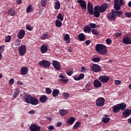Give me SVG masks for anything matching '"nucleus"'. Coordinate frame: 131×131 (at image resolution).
Masks as SVG:
<instances>
[{
  "label": "nucleus",
  "mask_w": 131,
  "mask_h": 131,
  "mask_svg": "<svg viewBox=\"0 0 131 131\" xmlns=\"http://www.w3.org/2000/svg\"><path fill=\"white\" fill-rule=\"evenodd\" d=\"M20 92L19 91V90H18V89H16L15 90L13 95H12L13 98H17V96H18V95H19Z\"/></svg>",
  "instance_id": "nucleus-39"
},
{
  "label": "nucleus",
  "mask_w": 131,
  "mask_h": 131,
  "mask_svg": "<svg viewBox=\"0 0 131 131\" xmlns=\"http://www.w3.org/2000/svg\"><path fill=\"white\" fill-rule=\"evenodd\" d=\"M46 93L48 95H49L50 94H52V90H51V89L50 88H47L46 89Z\"/></svg>",
  "instance_id": "nucleus-49"
},
{
  "label": "nucleus",
  "mask_w": 131,
  "mask_h": 131,
  "mask_svg": "<svg viewBox=\"0 0 131 131\" xmlns=\"http://www.w3.org/2000/svg\"><path fill=\"white\" fill-rule=\"evenodd\" d=\"M52 64L53 67H54L57 71H59V70L61 69V64L59 61L57 60H53Z\"/></svg>",
  "instance_id": "nucleus-10"
},
{
  "label": "nucleus",
  "mask_w": 131,
  "mask_h": 131,
  "mask_svg": "<svg viewBox=\"0 0 131 131\" xmlns=\"http://www.w3.org/2000/svg\"><path fill=\"white\" fill-rule=\"evenodd\" d=\"M51 36L48 33L47 34H43L40 37L41 39H42L43 40H45V39H47L48 38H50Z\"/></svg>",
  "instance_id": "nucleus-32"
},
{
  "label": "nucleus",
  "mask_w": 131,
  "mask_h": 131,
  "mask_svg": "<svg viewBox=\"0 0 131 131\" xmlns=\"http://www.w3.org/2000/svg\"><path fill=\"white\" fill-rule=\"evenodd\" d=\"M5 48H6V46L5 45H3L0 47L1 53H4V52L5 51Z\"/></svg>",
  "instance_id": "nucleus-52"
},
{
  "label": "nucleus",
  "mask_w": 131,
  "mask_h": 131,
  "mask_svg": "<svg viewBox=\"0 0 131 131\" xmlns=\"http://www.w3.org/2000/svg\"><path fill=\"white\" fill-rule=\"evenodd\" d=\"M122 35V33H116L115 36H117V37H119V36H121Z\"/></svg>",
  "instance_id": "nucleus-61"
},
{
  "label": "nucleus",
  "mask_w": 131,
  "mask_h": 131,
  "mask_svg": "<svg viewBox=\"0 0 131 131\" xmlns=\"http://www.w3.org/2000/svg\"><path fill=\"white\" fill-rule=\"evenodd\" d=\"M66 73L67 75H69V76H71L72 75V74L73 73V71H70V70H68L66 71Z\"/></svg>",
  "instance_id": "nucleus-45"
},
{
  "label": "nucleus",
  "mask_w": 131,
  "mask_h": 131,
  "mask_svg": "<svg viewBox=\"0 0 131 131\" xmlns=\"http://www.w3.org/2000/svg\"><path fill=\"white\" fill-rule=\"evenodd\" d=\"M115 84H120L121 83V81L119 80H115Z\"/></svg>",
  "instance_id": "nucleus-59"
},
{
  "label": "nucleus",
  "mask_w": 131,
  "mask_h": 131,
  "mask_svg": "<svg viewBox=\"0 0 131 131\" xmlns=\"http://www.w3.org/2000/svg\"><path fill=\"white\" fill-rule=\"evenodd\" d=\"M130 114L131 110L130 109H126L122 113L123 117H128V116H129Z\"/></svg>",
  "instance_id": "nucleus-22"
},
{
  "label": "nucleus",
  "mask_w": 131,
  "mask_h": 131,
  "mask_svg": "<svg viewBox=\"0 0 131 131\" xmlns=\"http://www.w3.org/2000/svg\"><path fill=\"white\" fill-rule=\"evenodd\" d=\"M24 35H25V30L22 29L19 31L18 33L17 34V37L19 39H22V38H23V37H24Z\"/></svg>",
  "instance_id": "nucleus-18"
},
{
  "label": "nucleus",
  "mask_w": 131,
  "mask_h": 131,
  "mask_svg": "<svg viewBox=\"0 0 131 131\" xmlns=\"http://www.w3.org/2000/svg\"><path fill=\"white\" fill-rule=\"evenodd\" d=\"M99 80L101 81V82H104V83H107L110 79V78L105 75H101L99 77Z\"/></svg>",
  "instance_id": "nucleus-11"
},
{
  "label": "nucleus",
  "mask_w": 131,
  "mask_h": 131,
  "mask_svg": "<svg viewBox=\"0 0 131 131\" xmlns=\"http://www.w3.org/2000/svg\"><path fill=\"white\" fill-rule=\"evenodd\" d=\"M9 84H14V79L13 78H11L9 81Z\"/></svg>",
  "instance_id": "nucleus-57"
},
{
  "label": "nucleus",
  "mask_w": 131,
  "mask_h": 131,
  "mask_svg": "<svg viewBox=\"0 0 131 131\" xmlns=\"http://www.w3.org/2000/svg\"><path fill=\"white\" fill-rule=\"evenodd\" d=\"M18 53L20 56H24L26 54V46L21 45L18 48Z\"/></svg>",
  "instance_id": "nucleus-4"
},
{
  "label": "nucleus",
  "mask_w": 131,
  "mask_h": 131,
  "mask_svg": "<svg viewBox=\"0 0 131 131\" xmlns=\"http://www.w3.org/2000/svg\"><path fill=\"white\" fill-rule=\"evenodd\" d=\"M90 26L91 28H97V25H96V24L91 23Z\"/></svg>",
  "instance_id": "nucleus-53"
},
{
  "label": "nucleus",
  "mask_w": 131,
  "mask_h": 131,
  "mask_svg": "<svg viewBox=\"0 0 131 131\" xmlns=\"http://www.w3.org/2000/svg\"><path fill=\"white\" fill-rule=\"evenodd\" d=\"M92 32L94 35H99V32L96 31V29H93Z\"/></svg>",
  "instance_id": "nucleus-51"
},
{
  "label": "nucleus",
  "mask_w": 131,
  "mask_h": 131,
  "mask_svg": "<svg viewBox=\"0 0 131 131\" xmlns=\"http://www.w3.org/2000/svg\"><path fill=\"white\" fill-rule=\"evenodd\" d=\"M59 94H60V91L58 89H54L52 92V96L54 98L59 96Z\"/></svg>",
  "instance_id": "nucleus-28"
},
{
  "label": "nucleus",
  "mask_w": 131,
  "mask_h": 131,
  "mask_svg": "<svg viewBox=\"0 0 131 131\" xmlns=\"http://www.w3.org/2000/svg\"><path fill=\"white\" fill-rule=\"evenodd\" d=\"M39 66L44 68H49L51 67V62L49 60H42L39 62Z\"/></svg>",
  "instance_id": "nucleus-2"
},
{
  "label": "nucleus",
  "mask_w": 131,
  "mask_h": 131,
  "mask_svg": "<svg viewBox=\"0 0 131 131\" xmlns=\"http://www.w3.org/2000/svg\"><path fill=\"white\" fill-rule=\"evenodd\" d=\"M63 96L66 100H68V98H69V93L64 92L63 93Z\"/></svg>",
  "instance_id": "nucleus-46"
},
{
  "label": "nucleus",
  "mask_w": 131,
  "mask_h": 131,
  "mask_svg": "<svg viewBox=\"0 0 131 131\" xmlns=\"http://www.w3.org/2000/svg\"><path fill=\"white\" fill-rule=\"evenodd\" d=\"M84 31L86 33H90L92 31V29L89 26H85L84 28Z\"/></svg>",
  "instance_id": "nucleus-33"
},
{
  "label": "nucleus",
  "mask_w": 131,
  "mask_h": 131,
  "mask_svg": "<svg viewBox=\"0 0 131 131\" xmlns=\"http://www.w3.org/2000/svg\"><path fill=\"white\" fill-rule=\"evenodd\" d=\"M8 14L12 16H15V15H16V11H15V9L11 8L8 10Z\"/></svg>",
  "instance_id": "nucleus-29"
},
{
  "label": "nucleus",
  "mask_w": 131,
  "mask_h": 131,
  "mask_svg": "<svg viewBox=\"0 0 131 131\" xmlns=\"http://www.w3.org/2000/svg\"><path fill=\"white\" fill-rule=\"evenodd\" d=\"M84 78V74L81 73L79 75V76H75L74 77V79L75 80H80V79H83Z\"/></svg>",
  "instance_id": "nucleus-30"
},
{
  "label": "nucleus",
  "mask_w": 131,
  "mask_h": 131,
  "mask_svg": "<svg viewBox=\"0 0 131 131\" xmlns=\"http://www.w3.org/2000/svg\"><path fill=\"white\" fill-rule=\"evenodd\" d=\"M85 89H86V90H88V91H91V90H92V87L91 85V84H87L85 85Z\"/></svg>",
  "instance_id": "nucleus-47"
},
{
  "label": "nucleus",
  "mask_w": 131,
  "mask_h": 131,
  "mask_svg": "<svg viewBox=\"0 0 131 131\" xmlns=\"http://www.w3.org/2000/svg\"><path fill=\"white\" fill-rule=\"evenodd\" d=\"M94 86L95 88H101L102 83L98 79H95L94 81Z\"/></svg>",
  "instance_id": "nucleus-21"
},
{
  "label": "nucleus",
  "mask_w": 131,
  "mask_h": 131,
  "mask_svg": "<svg viewBox=\"0 0 131 131\" xmlns=\"http://www.w3.org/2000/svg\"><path fill=\"white\" fill-rule=\"evenodd\" d=\"M57 19H58V20H60V21H63V20H64V17H63V16H62V14L61 13H59L58 15L57 16Z\"/></svg>",
  "instance_id": "nucleus-41"
},
{
  "label": "nucleus",
  "mask_w": 131,
  "mask_h": 131,
  "mask_svg": "<svg viewBox=\"0 0 131 131\" xmlns=\"http://www.w3.org/2000/svg\"><path fill=\"white\" fill-rule=\"evenodd\" d=\"M74 121H75V118H74L73 117H71L67 120V124H70V125H72V124L73 123H74Z\"/></svg>",
  "instance_id": "nucleus-25"
},
{
  "label": "nucleus",
  "mask_w": 131,
  "mask_h": 131,
  "mask_svg": "<svg viewBox=\"0 0 131 131\" xmlns=\"http://www.w3.org/2000/svg\"><path fill=\"white\" fill-rule=\"evenodd\" d=\"M48 45H42L40 47V52L41 54H45L48 52Z\"/></svg>",
  "instance_id": "nucleus-19"
},
{
  "label": "nucleus",
  "mask_w": 131,
  "mask_h": 131,
  "mask_svg": "<svg viewBox=\"0 0 131 131\" xmlns=\"http://www.w3.org/2000/svg\"><path fill=\"white\" fill-rule=\"evenodd\" d=\"M21 43V41L19 39H17L15 42V46H19Z\"/></svg>",
  "instance_id": "nucleus-56"
},
{
  "label": "nucleus",
  "mask_w": 131,
  "mask_h": 131,
  "mask_svg": "<svg viewBox=\"0 0 131 131\" xmlns=\"http://www.w3.org/2000/svg\"><path fill=\"white\" fill-rule=\"evenodd\" d=\"M78 38L80 41H84L85 40V35L81 33L78 35Z\"/></svg>",
  "instance_id": "nucleus-26"
},
{
  "label": "nucleus",
  "mask_w": 131,
  "mask_h": 131,
  "mask_svg": "<svg viewBox=\"0 0 131 131\" xmlns=\"http://www.w3.org/2000/svg\"><path fill=\"white\" fill-rule=\"evenodd\" d=\"M92 42L90 40H87L85 41V43L86 46H89Z\"/></svg>",
  "instance_id": "nucleus-60"
},
{
  "label": "nucleus",
  "mask_w": 131,
  "mask_h": 131,
  "mask_svg": "<svg viewBox=\"0 0 131 131\" xmlns=\"http://www.w3.org/2000/svg\"><path fill=\"white\" fill-rule=\"evenodd\" d=\"M125 16H126L127 18H131V12H125Z\"/></svg>",
  "instance_id": "nucleus-54"
},
{
  "label": "nucleus",
  "mask_w": 131,
  "mask_h": 131,
  "mask_svg": "<svg viewBox=\"0 0 131 131\" xmlns=\"http://www.w3.org/2000/svg\"><path fill=\"white\" fill-rule=\"evenodd\" d=\"M96 105L98 107H103L105 105V98L101 97L96 100Z\"/></svg>",
  "instance_id": "nucleus-3"
},
{
  "label": "nucleus",
  "mask_w": 131,
  "mask_h": 131,
  "mask_svg": "<svg viewBox=\"0 0 131 131\" xmlns=\"http://www.w3.org/2000/svg\"><path fill=\"white\" fill-rule=\"evenodd\" d=\"M29 114H35V111L34 110H31V111L29 112Z\"/></svg>",
  "instance_id": "nucleus-64"
},
{
  "label": "nucleus",
  "mask_w": 131,
  "mask_h": 131,
  "mask_svg": "<svg viewBox=\"0 0 131 131\" xmlns=\"http://www.w3.org/2000/svg\"><path fill=\"white\" fill-rule=\"evenodd\" d=\"M48 99V96L46 95H42L39 98V101L41 103H46Z\"/></svg>",
  "instance_id": "nucleus-20"
},
{
  "label": "nucleus",
  "mask_w": 131,
  "mask_h": 131,
  "mask_svg": "<svg viewBox=\"0 0 131 131\" xmlns=\"http://www.w3.org/2000/svg\"><path fill=\"white\" fill-rule=\"evenodd\" d=\"M29 104H31V105L36 106V105L38 104V99L32 97L31 98V100L30 101V102H29Z\"/></svg>",
  "instance_id": "nucleus-13"
},
{
  "label": "nucleus",
  "mask_w": 131,
  "mask_h": 131,
  "mask_svg": "<svg viewBox=\"0 0 131 131\" xmlns=\"http://www.w3.org/2000/svg\"><path fill=\"white\" fill-rule=\"evenodd\" d=\"M78 4L80 5V7L83 10H85V9H86V3H85V1L83 0H78Z\"/></svg>",
  "instance_id": "nucleus-15"
},
{
  "label": "nucleus",
  "mask_w": 131,
  "mask_h": 131,
  "mask_svg": "<svg viewBox=\"0 0 131 131\" xmlns=\"http://www.w3.org/2000/svg\"><path fill=\"white\" fill-rule=\"evenodd\" d=\"M108 20L110 21H114V20H116V16L113 14H111V13L107 14L106 15Z\"/></svg>",
  "instance_id": "nucleus-24"
},
{
  "label": "nucleus",
  "mask_w": 131,
  "mask_h": 131,
  "mask_svg": "<svg viewBox=\"0 0 131 131\" xmlns=\"http://www.w3.org/2000/svg\"><path fill=\"white\" fill-rule=\"evenodd\" d=\"M31 98H32V96L30 95V94L28 93H24V98L25 103H27V104H29V102L31 100Z\"/></svg>",
  "instance_id": "nucleus-12"
},
{
  "label": "nucleus",
  "mask_w": 131,
  "mask_h": 131,
  "mask_svg": "<svg viewBox=\"0 0 131 131\" xmlns=\"http://www.w3.org/2000/svg\"><path fill=\"white\" fill-rule=\"evenodd\" d=\"M11 39H12V37L10 35L7 36L5 38V42H10Z\"/></svg>",
  "instance_id": "nucleus-44"
},
{
  "label": "nucleus",
  "mask_w": 131,
  "mask_h": 131,
  "mask_svg": "<svg viewBox=\"0 0 131 131\" xmlns=\"http://www.w3.org/2000/svg\"><path fill=\"white\" fill-rule=\"evenodd\" d=\"M98 7V9H99V11L100 13H104L108 8H109V5L107 3H104L102 4L101 6H96Z\"/></svg>",
  "instance_id": "nucleus-5"
},
{
  "label": "nucleus",
  "mask_w": 131,
  "mask_h": 131,
  "mask_svg": "<svg viewBox=\"0 0 131 131\" xmlns=\"http://www.w3.org/2000/svg\"><path fill=\"white\" fill-rule=\"evenodd\" d=\"M59 113L61 116H64V115H66V114H68V113H69V112L68 111V110H60Z\"/></svg>",
  "instance_id": "nucleus-31"
},
{
  "label": "nucleus",
  "mask_w": 131,
  "mask_h": 131,
  "mask_svg": "<svg viewBox=\"0 0 131 131\" xmlns=\"http://www.w3.org/2000/svg\"><path fill=\"white\" fill-rule=\"evenodd\" d=\"M55 7H54V9L55 10H59L60 9V8H61V6L60 5V2L59 1H57V2H56L55 3Z\"/></svg>",
  "instance_id": "nucleus-35"
},
{
  "label": "nucleus",
  "mask_w": 131,
  "mask_h": 131,
  "mask_svg": "<svg viewBox=\"0 0 131 131\" xmlns=\"http://www.w3.org/2000/svg\"><path fill=\"white\" fill-rule=\"evenodd\" d=\"M122 14H123L122 11H117L116 12V16H118L119 17H120L121 16V15H122Z\"/></svg>",
  "instance_id": "nucleus-48"
},
{
  "label": "nucleus",
  "mask_w": 131,
  "mask_h": 131,
  "mask_svg": "<svg viewBox=\"0 0 131 131\" xmlns=\"http://www.w3.org/2000/svg\"><path fill=\"white\" fill-rule=\"evenodd\" d=\"M31 5H30L27 8V13L29 14V13H32L33 12V8H31Z\"/></svg>",
  "instance_id": "nucleus-38"
},
{
  "label": "nucleus",
  "mask_w": 131,
  "mask_h": 131,
  "mask_svg": "<svg viewBox=\"0 0 131 131\" xmlns=\"http://www.w3.org/2000/svg\"><path fill=\"white\" fill-rule=\"evenodd\" d=\"M100 13H101V11H100V9L98 8V6H95L93 11V15L94 17H96V18H99L100 15Z\"/></svg>",
  "instance_id": "nucleus-8"
},
{
  "label": "nucleus",
  "mask_w": 131,
  "mask_h": 131,
  "mask_svg": "<svg viewBox=\"0 0 131 131\" xmlns=\"http://www.w3.org/2000/svg\"><path fill=\"white\" fill-rule=\"evenodd\" d=\"M105 117L102 118V121L104 123H107L109 122V120H110V118H107L108 117V115H105Z\"/></svg>",
  "instance_id": "nucleus-34"
},
{
  "label": "nucleus",
  "mask_w": 131,
  "mask_h": 131,
  "mask_svg": "<svg viewBox=\"0 0 131 131\" xmlns=\"http://www.w3.org/2000/svg\"><path fill=\"white\" fill-rule=\"evenodd\" d=\"M60 81L63 82V83H67L68 82V79H59Z\"/></svg>",
  "instance_id": "nucleus-50"
},
{
  "label": "nucleus",
  "mask_w": 131,
  "mask_h": 131,
  "mask_svg": "<svg viewBox=\"0 0 131 131\" xmlns=\"http://www.w3.org/2000/svg\"><path fill=\"white\" fill-rule=\"evenodd\" d=\"M92 61L95 63H97V62H100V61H101V58L99 57H95L92 58Z\"/></svg>",
  "instance_id": "nucleus-43"
},
{
  "label": "nucleus",
  "mask_w": 131,
  "mask_h": 131,
  "mask_svg": "<svg viewBox=\"0 0 131 131\" xmlns=\"http://www.w3.org/2000/svg\"><path fill=\"white\" fill-rule=\"evenodd\" d=\"M87 11L90 15H94V6H93V4L91 2L88 3Z\"/></svg>",
  "instance_id": "nucleus-6"
},
{
  "label": "nucleus",
  "mask_w": 131,
  "mask_h": 131,
  "mask_svg": "<svg viewBox=\"0 0 131 131\" xmlns=\"http://www.w3.org/2000/svg\"><path fill=\"white\" fill-rule=\"evenodd\" d=\"M112 42V41L111 40V39L110 38H107L106 39V42L107 45H111Z\"/></svg>",
  "instance_id": "nucleus-55"
},
{
  "label": "nucleus",
  "mask_w": 131,
  "mask_h": 131,
  "mask_svg": "<svg viewBox=\"0 0 131 131\" xmlns=\"http://www.w3.org/2000/svg\"><path fill=\"white\" fill-rule=\"evenodd\" d=\"M61 125H62V122H58L56 124V126L57 127H60V126H61Z\"/></svg>",
  "instance_id": "nucleus-63"
},
{
  "label": "nucleus",
  "mask_w": 131,
  "mask_h": 131,
  "mask_svg": "<svg viewBox=\"0 0 131 131\" xmlns=\"http://www.w3.org/2000/svg\"><path fill=\"white\" fill-rule=\"evenodd\" d=\"M123 42L125 45H131V38L130 37L126 36L123 38Z\"/></svg>",
  "instance_id": "nucleus-16"
},
{
  "label": "nucleus",
  "mask_w": 131,
  "mask_h": 131,
  "mask_svg": "<svg viewBox=\"0 0 131 131\" xmlns=\"http://www.w3.org/2000/svg\"><path fill=\"white\" fill-rule=\"evenodd\" d=\"M113 111L114 113H118V112L120 111V108H119L118 104L113 106Z\"/></svg>",
  "instance_id": "nucleus-27"
},
{
  "label": "nucleus",
  "mask_w": 131,
  "mask_h": 131,
  "mask_svg": "<svg viewBox=\"0 0 131 131\" xmlns=\"http://www.w3.org/2000/svg\"><path fill=\"white\" fill-rule=\"evenodd\" d=\"M20 74L21 75H26V74H28V68L26 67H22L20 69Z\"/></svg>",
  "instance_id": "nucleus-14"
},
{
  "label": "nucleus",
  "mask_w": 131,
  "mask_h": 131,
  "mask_svg": "<svg viewBox=\"0 0 131 131\" xmlns=\"http://www.w3.org/2000/svg\"><path fill=\"white\" fill-rule=\"evenodd\" d=\"M47 3L48 0H40V5L41 7H46Z\"/></svg>",
  "instance_id": "nucleus-40"
},
{
  "label": "nucleus",
  "mask_w": 131,
  "mask_h": 131,
  "mask_svg": "<svg viewBox=\"0 0 131 131\" xmlns=\"http://www.w3.org/2000/svg\"><path fill=\"white\" fill-rule=\"evenodd\" d=\"M40 126L35 124H32L30 126L29 129L31 131H40Z\"/></svg>",
  "instance_id": "nucleus-9"
},
{
  "label": "nucleus",
  "mask_w": 131,
  "mask_h": 131,
  "mask_svg": "<svg viewBox=\"0 0 131 131\" xmlns=\"http://www.w3.org/2000/svg\"><path fill=\"white\" fill-rule=\"evenodd\" d=\"M91 68L93 72H99V71H101V69H102L101 66L97 64H94L91 66Z\"/></svg>",
  "instance_id": "nucleus-7"
},
{
  "label": "nucleus",
  "mask_w": 131,
  "mask_h": 131,
  "mask_svg": "<svg viewBox=\"0 0 131 131\" xmlns=\"http://www.w3.org/2000/svg\"><path fill=\"white\" fill-rule=\"evenodd\" d=\"M55 25L56 27H61L62 26V21L57 19L55 21Z\"/></svg>",
  "instance_id": "nucleus-37"
},
{
  "label": "nucleus",
  "mask_w": 131,
  "mask_h": 131,
  "mask_svg": "<svg viewBox=\"0 0 131 131\" xmlns=\"http://www.w3.org/2000/svg\"><path fill=\"white\" fill-rule=\"evenodd\" d=\"M117 11H115L114 9H113V10H112V11H111L112 13H110V14H112V15H115V16H116V12H117Z\"/></svg>",
  "instance_id": "nucleus-58"
},
{
  "label": "nucleus",
  "mask_w": 131,
  "mask_h": 131,
  "mask_svg": "<svg viewBox=\"0 0 131 131\" xmlns=\"http://www.w3.org/2000/svg\"><path fill=\"white\" fill-rule=\"evenodd\" d=\"M119 4L120 6H124V2L123 0H120Z\"/></svg>",
  "instance_id": "nucleus-62"
},
{
  "label": "nucleus",
  "mask_w": 131,
  "mask_h": 131,
  "mask_svg": "<svg viewBox=\"0 0 131 131\" xmlns=\"http://www.w3.org/2000/svg\"><path fill=\"white\" fill-rule=\"evenodd\" d=\"M95 50L100 55H105L107 53V47L103 44H97Z\"/></svg>",
  "instance_id": "nucleus-1"
},
{
  "label": "nucleus",
  "mask_w": 131,
  "mask_h": 131,
  "mask_svg": "<svg viewBox=\"0 0 131 131\" xmlns=\"http://www.w3.org/2000/svg\"><path fill=\"white\" fill-rule=\"evenodd\" d=\"M118 106H119V108H120V110L122 111H124L126 109V104L124 102H122L121 103L118 104Z\"/></svg>",
  "instance_id": "nucleus-23"
},
{
  "label": "nucleus",
  "mask_w": 131,
  "mask_h": 131,
  "mask_svg": "<svg viewBox=\"0 0 131 131\" xmlns=\"http://www.w3.org/2000/svg\"><path fill=\"white\" fill-rule=\"evenodd\" d=\"M70 40V36H69V34H66L64 37V40L65 41H68V40Z\"/></svg>",
  "instance_id": "nucleus-42"
},
{
  "label": "nucleus",
  "mask_w": 131,
  "mask_h": 131,
  "mask_svg": "<svg viewBox=\"0 0 131 131\" xmlns=\"http://www.w3.org/2000/svg\"><path fill=\"white\" fill-rule=\"evenodd\" d=\"M81 124V123H80V122L79 121L76 122L73 126V129H77V128H78V127L80 126Z\"/></svg>",
  "instance_id": "nucleus-36"
},
{
  "label": "nucleus",
  "mask_w": 131,
  "mask_h": 131,
  "mask_svg": "<svg viewBox=\"0 0 131 131\" xmlns=\"http://www.w3.org/2000/svg\"><path fill=\"white\" fill-rule=\"evenodd\" d=\"M120 7L121 6L119 4V1L115 0L114 5V8L115 10H116L117 11L120 10Z\"/></svg>",
  "instance_id": "nucleus-17"
}]
</instances>
